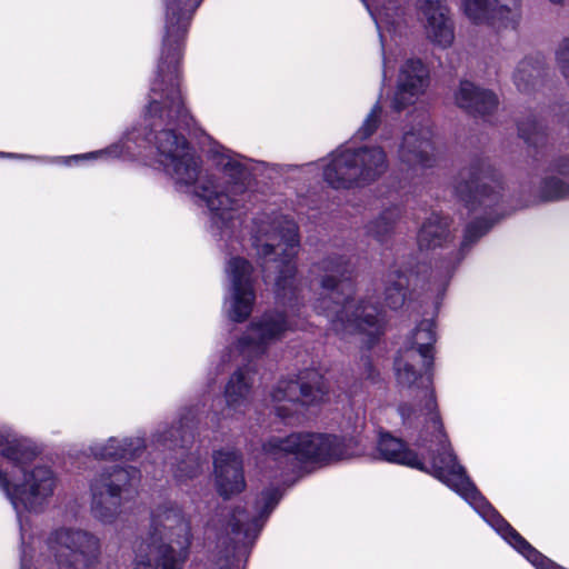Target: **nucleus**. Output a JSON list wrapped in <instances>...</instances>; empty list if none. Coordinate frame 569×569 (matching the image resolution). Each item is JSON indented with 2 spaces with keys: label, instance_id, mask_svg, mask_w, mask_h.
<instances>
[{
  "label": "nucleus",
  "instance_id": "nucleus-15",
  "mask_svg": "<svg viewBox=\"0 0 569 569\" xmlns=\"http://www.w3.org/2000/svg\"><path fill=\"white\" fill-rule=\"evenodd\" d=\"M327 393L322 378L317 375L312 385L282 380L271 392V403L278 417L290 420L301 415L306 406L323 401Z\"/></svg>",
  "mask_w": 569,
  "mask_h": 569
},
{
  "label": "nucleus",
  "instance_id": "nucleus-8",
  "mask_svg": "<svg viewBox=\"0 0 569 569\" xmlns=\"http://www.w3.org/2000/svg\"><path fill=\"white\" fill-rule=\"evenodd\" d=\"M266 457L280 465L328 463L362 456L365 448L356 438L315 432L273 436L263 445Z\"/></svg>",
  "mask_w": 569,
  "mask_h": 569
},
{
  "label": "nucleus",
  "instance_id": "nucleus-33",
  "mask_svg": "<svg viewBox=\"0 0 569 569\" xmlns=\"http://www.w3.org/2000/svg\"><path fill=\"white\" fill-rule=\"evenodd\" d=\"M520 137L529 144H537L545 136L543 128L536 119L519 124Z\"/></svg>",
  "mask_w": 569,
  "mask_h": 569
},
{
  "label": "nucleus",
  "instance_id": "nucleus-35",
  "mask_svg": "<svg viewBox=\"0 0 569 569\" xmlns=\"http://www.w3.org/2000/svg\"><path fill=\"white\" fill-rule=\"evenodd\" d=\"M557 64L569 81V37L565 38L556 52Z\"/></svg>",
  "mask_w": 569,
  "mask_h": 569
},
{
  "label": "nucleus",
  "instance_id": "nucleus-4",
  "mask_svg": "<svg viewBox=\"0 0 569 569\" xmlns=\"http://www.w3.org/2000/svg\"><path fill=\"white\" fill-rule=\"evenodd\" d=\"M36 457L30 440L11 430H0V488L18 513L22 545L26 528L21 511L40 510L57 487V477L49 467L32 465Z\"/></svg>",
  "mask_w": 569,
  "mask_h": 569
},
{
  "label": "nucleus",
  "instance_id": "nucleus-18",
  "mask_svg": "<svg viewBox=\"0 0 569 569\" xmlns=\"http://www.w3.org/2000/svg\"><path fill=\"white\" fill-rule=\"evenodd\" d=\"M461 0L466 17L476 24H487L497 30L516 28L520 19V0Z\"/></svg>",
  "mask_w": 569,
  "mask_h": 569
},
{
  "label": "nucleus",
  "instance_id": "nucleus-16",
  "mask_svg": "<svg viewBox=\"0 0 569 569\" xmlns=\"http://www.w3.org/2000/svg\"><path fill=\"white\" fill-rule=\"evenodd\" d=\"M287 312L269 311L252 321L238 340V348L243 353L259 355L268 345L280 339L296 323L287 319Z\"/></svg>",
  "mask_w": 569,
  "mask_h": 569
},
{
  "label": "nucleus",
  "instance_id": "nucleus-31",
  "mask_svg": "<svg viewBox=\"0 0 569 569\" xmlns=\"http://www.w3.org/2000/svg\"><path fill=\"white\" fill-rule=\"evenodd\" d=\"M251 383V371L248 368L240 369L234 372L226 388V397L228 401L237 402L239 399L244 398L249 393Z\"/></svg>",
  "mask_w": 569,
  "mask_h": 569
},
{
  "label": "nucleus",
  "instance_id": "nucleus-3",
  "mask_svg": "<svg viewBox=\"0 0 569 569\" xmlns=\"http://www.w3.org/2000/svg\"><path fill=\"white\" fill-rule=\"evenodd\" d=\"M246 488L242 461L234 450L216 452V569H246L266 517L279 501L276 490L262 493L263 508L249 515L233 497Z\"/></svg>",
  "mask_w": 569,
  "mask_h": 569
},
{
  "label": "nucleus",
  "instance_id": "nucleus-12",
  "mask_svg": "<svg viewBox=\"0 0 569 569\" xmlns=\"http://www.w3.org/2000/svg\"><path fill=\"white\" fill-rule=\"evenodd\" d=\"M216 180L220 181V190H216V219L224 220V210L238 203L237 197L246 191L247 181L251 176L252 161L244 159L216 142Z\"/></svg>",
  "mask_w": 569,
  "mask_h": 569
},
{
  "label": "nucleus",
  "instance_id": "nucleus-11",
  "mask_svg": "<svg viewBox=\"0 0 569 569\" xmlns=\"http://www.w3.org/2000/svg\"><path fill=\"white\" fill-rule=\"evenodd\" d=\"M134 469L111 467L91 481V512L103 523H112L121 512L122 495L136 480Z\"/></svg>",
  "mask_w": 569,
  "mask_h": 569
},
{
  "label": "nucleus",
  "instance_id": "nucleus-7",
  "mask_svg": "<svg viewBox=\"0 0 569 569\" xmlns=\"http://www.w3.org/2000/svg\"><path fill=\"white\" fill-rule=\"evenodd\" d=\"M189 545V527L181 511L173 506L159 507L152 515L149 538L139 545L131 569H181Z\"/></svg>",
  "mask_w": 569,
  "mask_h": 569
},
{
  "label": "nucleus",
  "instance_id": "nucleus-32",
  "mask_svg": "<svg viewBox=\"0 0 569 569\" xmlns=\"http://www.w3.org/2000/svg\"><path fill=\"white\" fill-rule=\"evenodd\" d=\"M400 217L397 208L383 211L378 219L369 226V232L378 240H382L388 234Z\"/></svg>",
  "mask_w": 569,
  "mask_h": 569
},
{
  "label": "nucleus",
  "instance_id": "nucleus-20",
  "mask_svg": "<svg viewBox=\"0 0 569 569\" xmlns=\"http://www.w3.org/2000/svg\"><path fill=\"white\" fill-rule=\"evenodd\" d=\"M201 1L163 0L166 21L161 56L171 57L177 53V58H181L190 14Z\"/></svg>",
  "mask_w": 569,
  "mask_h": 569
},
{
  "label": "nucleus",
  "instance_id": "nucleus-9",
  "mask_svg": "<svg viewBox=\"0 0 569 569\" xmlns=\"http://www.w3.org/2000/svg\"><path fill=\"white\" fill-rule=\"evenodd\" d=\"M325 181L335 189L363 187L379 179L388 169L381 147L342 146L317 163Z\"/></svg>",
  "mask_w": 569,
  "mask_h": 569
},
{
  "label": "nucleus",
  "instance_id": "nucleus-38",
  "mask_svg": "<svg viewBox=\"0 0 569 569\" xmlns=\"http://www.w3.org/2000/svg\"><path fill=\"white\" fill-rule=\"evenodd\" d=\"M295 308H296V305H293V303L289 305V310L287 312H289L291 317L295 316V312H296Z\"/></svg>",
  "mask_w": 569,
  "mask_h": 569
},
{
  "label": "nucleus",
  "instance_id": "nucleus-2",
  "mask_svg": "<svg viewBox=\"0 0 569 569\" xmlns=\"http://www.w3.org/2000/svg\"><path fill=\"white\" fill-rule=\"evenodd\" d=\"M402 426L415 439L417 451L389 432H380L377 441L379 457L388 462L402 465L430 473L467 501L473 510L515 550L522 555L536 569H565L545 557L521 537L487 501L457 461L440 420L436 431L428 421Z\"/></svg>",
  "mask_w": 569,
  "mask_h": 569
},
{
  "label": "nucleus",
  "instance_id": "nucleus-10",
  "mask_svg": "<svg viewBox=\"0 0 569 569\" xmlns=\"http://www.w3.org/2000/svg\"><path fill=\"white\" fill-rule=\"evenodd\" d=\"M253 246L258 253L268 258L278 250H281L282 259L277 264L280 274L276 280L277 296L287 298V290L290 292L289 300L297 299L295 286L296 267L292 259L299 248L298 227L293 220L284 217H266L254 221Z\"/></svg>",
  "mask_w": 569,
  "mask_h": 569
},
{
  "label": "nucleus",
  "instance_id": "nucleus-23",
  "mask_svg": "<svg viewBox=\"0 0 569 569\" xmlns=\"http://www.w3.org/2000/svg\"><path fill=\"white\" fill-rule=\"evenodd\" d=\"M457 191L473 210L477 204L491 207L496 203L500 197V184L487 174H477L465 184H459Z\"/></svg>",
  "mask_w": 569,
  "mask_h": 569
},
{
  "label": "nucleus",
  "instance_id": "nucleus-39",
  "mask_svg": "<svg viewBox=\"0 0 569 569\" xmlns=\"http://www.w3.org/2000/svg\"><path fill=\"white\" fill-rule=\"evenodd\" d=\"M553 3H560L562 0H550Z\"/></svg>",
  "mask_w": 569,
  "mask_h": 569
},
{
  "label": "nucleus",
  "instance_id": "nucleus-37",
  "mask_svg": "<svg viewBox=\"0 0 569 569\" xmlns=\"http://www.w3.org/2000/svg\"><path fill=\"white\" fill-rule=\"evenodd\" d=\"M31 559L32 556L23 548L21 552V569H31Z\"/></svg>",
  "mask_w": 569,
  "mask_h": 569
},
{
  "label": "nucleus",
  "instance_id": "nucleus-27",
  "mask_svg": "<svg viewBox=\"0 0 569 569\" xmlns=\"http://www.w3.org/2000/svg\"><path fill=\"white\" fill-rule=\"evenodd\" d=\"M142 446L141 440L137 439L136 445L133 440L123 438H110L106 442H96L90 447L91 453L97 459H118L131 457Z\"/></svg>",
  "mask_w": 569,
  "mask_h": 569
},
{
  "label": "nucleus",
  "instance_id": "nucleus-14",
  "mask_svg": "<svg viewBox=\"0 0 569 569\" xmlns=\"http://www.w3.org/2000/svg\"><path fill=\"white\" fill-rule=\"evenodd\" d=\"M376 22L383 52V76L393 69L401 50L392 42L406 24L405 9L399 0H361Z\"/></svg>",
  "mask_w": 569,
  "mask_h": 569
},
{
  "label": "nucleus",
  "instance_id": "nucleus-34",
  "mask_svg": "<svg viewBox=\"0 0 569 569\" xmlns=\"http://www.w3.org/2000/svg\"><path fill=\"white\" fill-rule=\"evenodd\" d=\"M381 114V107L379 103H376L371 109L368 117L365 119L362 126L357 132V137L360 139H366L370 137L375 130L377 129L379 117Z\"/></svg>",
  "mask_w": 569,
  "mask_h": 569
},
{
  "label": "nucleus",
  "instance_id": "nucleus-25",
  "mask_svg": "<svg viewBox=\"0 0 569 569\" xmlns=\"http://www.w3.org/2000/svg\"><path fill=\"white\" fill-rule=\"evenodd\" d=\"M539 196L542 200H558L569 197V159L557 162L541 181Z\"/></svg>",
  "mask_w": 569,
  "mask_h": 569
},
{
  "label": "nucleus",
  "instance_id": "nucleus-13",
  "mask_svg": "<svg viewBox=\"0 0 569 569\" xmlns=\"http://www.w3.org/2000/svg\"><path fill=\"white\" fill-rule=\"evenodd\" d=\"M48 548L60 566L88 568L100 553L99 540L82 530L60 529L48 540Z\"/></svg>",
  "mask_w": 569,
  "mask_h": 569
},
{
  "label": "nucleus",
  "instance_id": "nucleus-6",
  "mask_svg": "<svg viewBox=\"0 0 569 569\" xmlns=\"http://www.w3.org/2000/svg\"><path fill=\"white\" fill-rule=\"evenodd\" d=\"M318 268L325 272L321 288L327 296L319 299L313 308L328 318L331 329L341 336L363 333L368 336V342L379 337L383 329L381 311L375 305L365 303L362 298L351 297L352 283L337 278L345 270V261L327 258Z\"/></svg>",
  "mask_w": 569,
  "mask_h": 569
},
{
  "label": "nucleus",
  "instance_id": "nucleus-19",
  "mask_svg": "<svg viewBox=\"0 0 569 569\" xmlns=\"http://www.w3.org/2000/svg\"><path fill=\"white\" fill-rule=\"evenodd\" d=\"M416 10L426 38L439 48H449L455 27L445 0H417Z\"/></svg>",
  "mask_w": 569,
  "mask_h": 569
},
{
  "label": "nucleus",
  "instance_id": "nucleus-17",
  "mask_svg": "<svg viewBox=\"0 0 569 569\" xmlns=\"http://www.w3.org/2000/svg\"><path fill=\"white\" fill-rule=\"evenodd\" d=\"M227 273L231 283L228 313L233 321L241 322L250 316L256 299L252 267L242 258H232L228 262Z\"/></svg>",
  "mask_w": 569,
  "mask_h": 569
},
{
  "label": "nucleus",
  "instance_id": "nucleus-24",
  "mask_svg": "<svg viewBox=\"0 0 569 569\" xmlns=\"http://www.w3.org/2000/svg\"><path fill=\"white\" fill-rule=\"evenodd\" d=\"M455 101L460 108L481 114L492 111L498 104V99L493 92L480 90L469 81L460 82L455 93Z\"/></svg>",
  "mask_w": 569,
  "mask_h": 569
},
{
  "label": "nucleus",
  "instance_id": "nucleus-1",
  "mask_svg": "<svg viewBox=\"0 0 569 569\" xmlns=\"http://www.w3.org/2000/svg\"><path fill=\"white\" fill-rule=\"evenodd\" d=\"M180 59L177 58V53L171 57H160L150 89L148 116L151 119V129L146 137L139 138L136 132H130L121 142L106 150L72 156L67 159V162L106 156L144 157L142 150L137 149H146L150 146L156 150L157 161L176 186L190 194L193 202L204 208L211 216L213 181L210 169L203 168L201 158L183 136L177 134L172 128H164V126L184 121L187 118L179 82Z\"/></svg>",
  "mask_w": 569,
  "mask_h": 569
},
{
  "label": "nucleus",
  "instance_id": "nucleus-28",
  "mask_svg": "<svg viewBox=\"0 0 569 569\" xmlns=\"http://www.w3.org/2000/svg\"><path fill=\"white\" fill-rule=\"evenodd\" d=\"M460 260L461 257L456 254L455 258H450L440 267L431 270L428 279L427 291L430 298H432V303L436 308L439 306V301L443 297L453 270Z\"/></svg>",
  "mask_w": 569,
  "mask_h": 569
},
{
  "label": "nucleus",
  "instance_id": "nucleus-22",
  "mask_svg": "<svg viewBox=\"0 0 569 569\" xmlns=\"http://www.w3.org/2000/svg\"><path fill=\"white\" fill-rule=\"evenodd\" d=\"M431 131L427 117H422L417 126L406 130L398 149L399 160L410 168H425L431 164Z\"/></svg>",
  "mask_w": 569,
  "mask_h": 569
},
{
  "label": "nucleus",
  "instance_id": "nucleus-29",
  "mask_svg": "<svg viewBox=\"0 0 569 569\" xmlns=\"http://www.w3.org/2000/svg\"><path fill=\"white\" fill-rule=\"evenodd\" d=\"M408 277L398 270H390L385 280V302L391 309L401 307L406 299Z\"/></svg>",
  "mask_w": 569,
  "mask_h": 569
},
{
  "label": "nucleus",
  "instance_id": "nucleus-21",
  "mask_svg": "<svg viewBox=\"0 0 569 569\" xmlns=\"http://www.w3.org/2000/svg\"><path fill=\"white\" fill-rule=\"evenodd\" d=\"M428 87V70L419 59H407L400 67L391 107L400 111L413 104Z\"/></svg>",
  "mask_w": 569,
  "mask_h": 569
},
{
  "label": "nucleus",
  "instance_id": "nucleus-26",
  "mask_svg": "<svg viewBox=\"0 0 569 569\" xmlns=\"http://www.w3.org/2000/svg\"><path fill=\"white\" fill-rule=\"evenodd\" d=\"M450 237L449 222L439 214H431L418 233V246L421 250H430L443 246Z\"/></svg>",
  "mask_w": 569,
  "mask_h": 569
},
{
  "label": "nucleus",
  "instance_id": "nucleus-30",
  "mask_svg": "<svg viewBox=\"0 0 569 569\" xmlns=\"http://www.w3.org/2000/svg\"><path fill=\"white\" fill-rule=\"evenodd\" d=\"M541 71L538 59L529 57L521 60L513 72V82L518 90L529 91L537 82Z\"/></svg>",
  "mask_w": 569,
  "mask_h": 569
},
{
  "label": "nucleus",
  "instance_id": "nucleus-5",
  "mask_svg": "<svg viewBox=\"0 0 569 569\" xmlns=\"http://www.w3.org/2000/svg\"><path fill=\"white\" fill-rule=\"evenodd\" d=\"M435 342V322L425 319L412 331L409 347L396 358L395 373L407 397L397 408L399 416L406 423L429 421L439 431L440 415L432 377Z\"/></svg>",
  "mask_w": 569,
  "mask_h": 569
},
{
  "label": "nucleus",
  "instance_id": "nucleus-36",
  "mask_svg": "<svg viewBox=\"0 0 569 569\" xmlns=\"http://www.w3.org/2000/svg\"><path fill=\"white\" fill-rule=\"evenodd\" d=\"M487 229H488V227H486L485 229H482L480 231H476V227L475 226H469L467 228V230H466L463 244H466L469 241H472V240L477 239L478 237L483 234L487 231Z\"/></svg>",
  "mask_w": 569,
  "mask_h": 569
}]
</instances>
